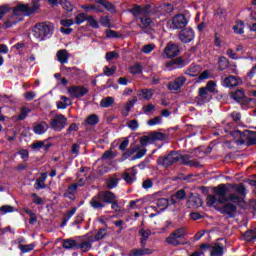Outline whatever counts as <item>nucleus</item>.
Instances as JSON below:
<instances>
[{
  "mask_svg": "<svg viewBox=\"0 0 256 256\" xmlns=\"http://www.w3.org/2000/svg\"><path fill=\"white\" fill-rule=\"evenodd\" d=\"M235 191L241 197H245V195H247V188H245V184H239L236 187Z\"/></svg>",
  "mask_w": 256,
  "mask_h": 256,
  "instance_id": "obj_58",
  "label": "nucleus"
},
{
  "mask_svg": "<svg viewBox=\"0 0 256 256\" xmlns=\"http://www.w3.org/2000/svg\"><path fill=\"white\" fill-rule=\"evenodd\" d=\"M78 243L77 240L70 238L65 239L62 243L63 249H77Z\"/></svg>",
  "mask_w": 256,
  "mask_h": 256,
  "instance_id": "obj_31",
  "label": "nucleus"
},
{
  "mask_svg": "<svg viewBox=\"0 0 256 256\" xmlns=\"http://www.w3.org/2000/svg\"><path fill=\"white\" fill-rule=\"evenodd\" d=\"M239 85V81L237 80V77L230 75L223 80V86L224 87H237Z\"/></svg>",
  "mask_w": 256,
  "mask_h": 256,
  "instance_id": "obj_29",
  "label": "nucleus"
},
{
  "mask_svg": "<svg viewBox=\"0 0 256 256\" xmlns=\"http://www.w3.org/2000/svg\"><path fill=\"white\" fill-rule=\"evenodd\" d=\"M19 249L23 253H29L30 251H33L35 249V244H28V245L20 244Z\"/></svg>",
  "mask_w": 256,
  "mask_h": 256,
  "instance_id": "obj_57",
  "label": "nucleus"
},
{
  "mask_svg": "<svg viewBox=\"0 0 256 256\" xmlns=\"http://www.w3.org/2000/svg\"><path fill=\"white\" fill-rule=\"evenodd\" d=\"M229 189H227V186L225 184H219L217 187L213 188L214 195L218 196V203L220 205H223L225 203H236V205H241V203H245V200L243 198L237 196L234 193H231L229 196H227V192Z\"/></svg>",
  "mask_w": 256,
  "mask_h": 256,
  "instance_id": "obj_1",
  "label": "nucleus"
},
{
  "mask_svg": "<svg viewBox=\"0 0 256 256\" xmlns=\"http://www.w3.org/2000/svg\"><path fill=\"white\" fill-rule=\"evenodd\" d=\"M89 16L85 15V13H79L75 17L76 25H81V23H85V21H88Z\"/></svg>",
  "mask_w": 256,
  "mask_h": 256,
  "instance_id": "obj_53",
  "label": "nucleus"
},
{
  "mask_svg": "<svg viewBox=\"0 0 256 256\" xmlns=\"http://www.w3.org/2000/svg\"><path fill=\"white\" fill-rule=\"evenodd\" d=\"M128 13H131L136 21L141 19V15H143L142 6L139 4H135L132 8L128 10Z\"/></svg>",
  "mask_w": 256,
  "mask_h": 256,
  "instance_id": "obj_23",
  "label": "nucleus"
},
{
  "mask_svg": "<svg viewBox=\"0 0 256 256\" xmlns=\"http://www.w3.org/2000/svg\"><path fill=\"white\" fill-rule=\"evenodd\" d=\"M185 83H187V78L185 76H179L174 81L168 83V89L169 91H179Z\"/></svg>",
  "mask_w": 256,
  "mask_h": 256,
  "instance_id": "obj_17",
  "label": "nucleus"
},
{
  "mask_svg": "<svg viewBox=\"0 0 256 256\" xmlns=\"http://www.w3.org/2000/svg\"><path fill=\"white\" fill-rule=\"evenodd\" d=\"M0 212L1 213H14L15 212V207L11 206V205H3L0 207Z\"/></svg>",
  "mask_w": 256,
  "mask_h": 256,
  "instance_id": "obj_61",
  "label": "nucleus"
},
{
  "mask_svg": "<svg viewBox=\"0 0 256 256\" xmlns=\"http://www.w3.org/2000/svg\"><path fill=\"white\" fill-rule=\"evenodd\" d=\"M188 65H189V61H187L181 56L176 57L166 63L167 69H170L171 71L175 69H183V67H187Z\"/></svg>",
  "mask_w": 256,
  "mask_h": 256,
  "instance_id": "obj_11",
  "label": "nucleus"
},
{
  "mask_svg": "<svg viewBox=\"0 0 256 256\" xmlns=\"http://www.w3.org/2000/svg\"><path fill=\"white\" fill-rule=\"evenodd\" d=\"M68 93L72 99H81V97H85L89 93V88L83 85H74L68 87Z\"/></svg>",
  "mask_w": 256,
  "mask_h": 256,
  "instance_id": "obj_7",
  "label": "nucleus"
},
{
  "mask_svg": "<svg viewBox=\"0 0 256 256\" xmlns=\"http://www.w3.org/2000/svg\"><path fill=\"white\" fill-rule=\"evenodd\" d=\"M153 250L150 248H134L129 252V256H145L152 255Z\"/></svg>",
  "mask_w": 256,
  "mask_h": 256,
  "instance_id": "obj_20",
  "label": "nucleus"
},
{
  "mask_svg": "<svg viewBox=\"0 0 256 256\" xmlns=\"http://www.w3.org/2000/svg\"><path fill=\"white\" fill-rule=\"evenodd\" d=\"M31 113V109L27 107H23L20 110V114L16 117L17 121H24V119H27V116Z\"/></svg>",
  "mask_w": 256,
  "mask_h": 256,
  "instance_id": "obj_45",
  "label": "nucleus"
},
{
  "mask_svg": "<svg viewBox=\"0 0 256 256\" xmlns=\"http://www.w3.org/2000/svg\"><path fill=\"white\" fill-rule=\"evenodd\" d=\"M103 71L106 77H111L112 75H115V72L117 71V67L112 66L110 68L109 66H104Z\"/></svg>",
  "mask_w": 256,
  "mask_h": 256,
  "instance_id": "obj_52",
  "label": "nucleus"
},
{
  "mask_svg": "<svg viewBox=\"0 0 256 256\" xmlns=\"http://www.w3.org/2000/svg\"><path fill=\"white\" fill-rule=\"evenodd\" d=\"M164 53L167 59H173V57H177L181 53V50L179 49V45L169 42L164 49Z\"/></svg>",
  "mask_w": 256,
  "mask_h": 256,
  "instance_id": "obj_15",
  "label": "nucleus"
},
{
  "mask_svg": "<svg viewBox=\"0 0 256 256\" xmlns=\"http://www.w3.org/2000/svg\"><path fill=\"white\" fill-rule=\"evenodd\" d=\"M157 207H169V199L166 198H160L156 202Z\"/></svg>",
  "mask_w": 256,
  "mask_h": 256,
  "instance_id": "obj_64",
  "label": "nucleus"
},
{
  "mask_svg": "<svg viewBox=\"0 0 256 256\" xmlns=\"http://www.w3.org/2000/svg\"><path fill=\"white\" fill-rule=\"evenodd\" d=\"M105 35L106 39H121V37H123V34H121V32L112 29H106Z\"/></svg>",
  "mask_w": 256,
  "mask_h": 256,
  "instance_id": "obj_34",
  "label": "nucleus"
},
{
  "mask_svg": "<svg viewBox=\"0 0 256 256\" xmlns=\"http://www.w3.org/2000/svg\"><path fill=\"white\" fill-rule=\"evenodd\" d=\"M229 69V60L225 56H220L218 59V71Z\"/></svg>",
  "mask_w": 256,
  "mask_h": 256,
  "instance_id": "obj_32",
  "label": "nucleus"
},
{
  "mask_svg": "<svg viewBox=\"0 0 256 256\" xmlns=\"http://www.w3.org/2000/svg\"><path fill=\"white\" fill-rule=\"evenodd\" d=\"M251 133H254V132L251 130H244V131L235 130V131L231 132L230 135L232 137H234V139H237V137H240L247 141L249 139V136L251 135Z\"/></svg>",
  "mask_w": 256,
  "mask_h": 256,
  "instance_id": "obj_22",
  "label": "nucleus"
},
{
  "mask_svg": "<svg viewBox=\"0 0 256 256\" xmlns=\"http://www.w3.org/2000/svg\"><path fill=\"white\" fill-rule=\"evenodd\" d=\"M135 103H137V97L129 99L126 102L125 111L122 112V115H124V117H127L129 115V113L131 112V108L135 106Z\"/></svg>",
  "mask_w": 256,
  "mask_h": 256,
  "instance_id": "obj_33",
  "label": "nucleus"
},
{
  "mask_svg": "<svg viewBox=\"0 0 256 256\" xmlns=\"http://www.w3.org/2000/svg\"><path fill=\"white\" fill-rule=\"evenodd\" d=\"M89 205L92 207V209H94V211L105 209V204L103 203V199L101 198V194H99V192L91 198Z\"/></svg>",
  "mask_w": 256,
  "mask_h": 256,
  "instance_id": "obj_18",
  "label": "nucleus"
},
{
  "mask_svg": "<svg viewBox=\"0 0 256 256\" xmlns=\"http://www.w3.org/2000/svg\"><path fill=\"white\" fill-rule=\"evenodd\" d=\"M137 151H139V146H135L134 148H130V149L126 150L122 154L121 161H126V159H129V157L134 155V153H137Z\"/></svg>",
  "mask_w": 256,
  "mask_h": 256,
  "instance_id": "obj_40",
  "label": "nucleus"
},
{
  "mask_svg": "<svg viewBox=\"0 0 256 256\" xmlns=\"http://www.w3.org/2000/svg\"><path fill=\"white\" fill-rule=\"evenodd\" d=\"M185 235V228H179L172 232L170 236L166 239V242L169 245H174V247H179V245H185L183 242H179L178 239H182Z\"/></svg>",
  "mask_w": 256,
  "mask_h": 256,
  "instance_id": "obj_8",
  "label": "nucleus"
},
{
  "mask_svg": "<svg viewBox=\"0 0 256 256\" xmlns=\"http://www.w3.org/2000/svg\"><path fill=\"white\" fill-rule=\"evenodd\" d=\"M127 127L131 129V131H137V129H139V122L135 119L130 120L127 124Z\"/></svg>",
  "mask_w": 256,
  "mask_h": 256,
  "instance_id": "obj_62",
  "label": "nucleus"
},
{
  "mask_svg": "<svg viewBox=\"0 0 256 256\" xmlns=\"http://www.w3.org/2000/svg\"><path fill=\"white\" fill-rule=\"evenodd\" d=\"M213 99V96L209 93L207 88H199L198 96L195 98V101L198 105H205V103H209Z\"/></svg>",
  "mask_w": 256,
  "mask_h": 256,
  "instance_id": "obj_12",
  "label": "nucleus"
},
{
  "mask_svg": "<svg viewBox=\"0 0 256 256\" xmlns=\"http://www.w3.org/2000/svg\"><path fill=\"white\" fill-rule=\"evenodd\" d=\"M151 141H165L167 139V134L163 132H152L150 135Z\"/></svg>",
  "mask_w": 256,
  "mask_h": 256,
  "instance_id": "obj_38",
  "label": "nucleus"
},
{
  "mask_svg": "<svg viewBox=\"0 0 256 256\" xmlns=\"http://www.w3.org/2000/svg\"><path fill=\"white\" fill-rule=\"evenodd\" d=\"M63 71H66L67 75H69L70 77H77V75H79V68L77 67H67V66H63Z\"/></svg>",
  "mask_w": 256,
  "mask_h": 256,
  "instance_id": "obj_42",
  "label": "nucleus"
},
{
  "mask_svg": "<svg viewBox=\"0 0 256 256\" xmlns=\"http://www.w3.org/2000/svg\"><path fill=\"white\" fill-rule=\"evenodd\" d=\"M79 188V184L73 183L68 186L67 192L64 193V197H69V195H75V192Z\"/></svg>",
  "mask_w": 256,
  "mask_h": 256,
  "instance_id": "obj_47",
  "label": "nucleus"
},
{
  "mask_svg": "<svg viewBox=\"0 0 256 256\" xmlns=\"http://www.w3.org/2000/svg\"><path fill=\"white\" fill-rule=\"evenodd\" d=\"M48 128H49V126L47 125V122L42 121L41 123L36 124L33 127V131H34L35 135H43L47 131Z\"/></svg>",
  "mask_w": 256,
  "mask_h": 256,
  "instance_id": "obj_26",
  "label": "nucleus"
},
{
  "mask_svg": "<svg viewBox=\"0 0 256 256\" xmlns=\"http://www.w3.org/2000/svg\"><path fill=\"white\" fill-rule=\"evenodd\" d=\"M122 179L125 180L127 185H133V182L136 181L137 177L132 176L131 174L124 172L122 174Z\"/></svg>",
  "mask_w": 256,
  "mask_h": 256,
  "instance_id": "obj_50",
  "label": "nucleus"
},
{
  "mask_svg": "<svg viewBox=\"0 0 256 256\" xmlns=\"http://www.w3.org/2000/svg\"><path fill=\"white\" fill-rule=\"evenodd\" d=\"M253 145H256V132L253 131L251 135L248 137V140L246 141V147H253Z\"/></svg>",
  "mask_w": 256,
  "mask_h": 256,
  "instance_id": "obj_55",
  "label": "nucleus"
},
{
  "mask_svg": "<svg viewBox=\"0 0 256 256\" xmlns=\"http://www.w3.org/2000/svg\"><path fill=\"white\" fill-rule=\"evenodd\" d=\"M163 123V118L161 116H156L150 120H148L147 124L150 127H155V125H161Z\"/></svg>",
  "mask_w": 256,
  "mask_h": 256,
  "instance_id": "obj_51",
  "label": "nucleus"
},
{
  "mask_svg": "<svg viewBox=\"0 0 256 256\" xmlns=\"http://www.w3.org/2000/svg\"><path fill=\"white\" fill-rule=\"evenodd\" d=\"M47 140H36L34 141L31 145H30V148L33 149V151H41V149H43V147H45V142Z\"/></svg>",
  "mask_w": 256,
  "mask_h": 256,
  "instance_id": "obj_44",
  "label": "nucleus"
},
{
  "mask_svg": "<svg viewBox=\"0 0 256 256\" xmlns=\"http://www.w3.org/2000/svg\"><path fill=\"white\" fill-rule=\"evenodd\" d=\"M130 73L132 75H139V74L143 73V67H141L140 64H135L134 66H132L130 68Z\"/></svg>",
  "mask_w": 256,
  "mask_h": 256,
  "instance_id": "obj_59",
  "label": "nucleus"
},
{
  "mask_svg": "<svg viewBox=\"0 0 256 256\" xmlns=\"http://www.w3.org/2000/svg\"><path fill=\"white\" fill-rule=\"evenodd\" d=\"M82 9H85V11H95V13H103V8L101 6H95L93 4L83 5Z\"/></svg>",
  "mask_w": 256,
  "mask_h": 256,
  "instance_id": "obj_43",
  "label": "nucleus"
},
{
  "mask_svg": "<svg viewBox=\"0 0 256 256\" xmlns=\"http://www.w3.org/2000/svg\"><path fill=\"white\" fill-rule=\"evenodd\" d=\"M178 158H179V161H181L182 165H186L188 167L191 161L190 155H182L181 152L178 151Z\"/></svg>",
  "mask_w": 256,
  "mask_h": 256,
  "instance_id": "obj_49",
  "label": "nucleus"
},
{
  "mask_svg": "<svg viewBox=\"0 0 256 256\" xmlns=\"http://www.w3.org/2000/svg\"><path fill=\"white\" fill-rule=\"evenodd\" d=\"M105 237H107V229L100 228L95 236H90L91 243L102 241V239H105Z\"/></svg>",
  "mask_w": 256,
  "mask_h": 256,
  "instance_id": "obj_27",
  "label": "nucleus"
},
{
  "mask_svg": "<svg viewBox=\"0 0 256 256\" xmlns=\"http://www.w3.org/2000/svg\"><path fill=\"white\" fill-rule=\"evenodd\" d=\"M221 215H224L226 219H235L237 217V206L231 202H227L218 209Z\"/></svg>",
  "mask_w": 256,
  "mask_h": 256,
  "instance_id": "obj_6",
  "label": "nucleus"
},
{
  "mask_svg": "<svg viewBox=\"0 0 256 256\" xmlns=\"http://www.w3.org/2000/svg\"><path fill=\"white\" fill-rule=\"evenodd\" d=\"M95 3L104 7L106 11H109L110 13H115V5H113V3L109 2L108 0H95Z\"/></svg>",
  "mask_w": 256,
  "mask_h": 256,
  "instance_id": "obj_30",
  "label": "nucleus"
},
{
  "mask_svg": "<svg viewBox=\"0 0 256 256\" xmlns=\"http://www.w3.org/2000/svg\"><path fill=\"white\" fill-rule=\"evenodd\" d=\"M138 97H140V99H146V101H149L153 97V90L142 89L139 92Z\"/></svg>",
  "mask_w": 256,
  "mask_h": 256,
  "instance_id": "obj_39",
  "label": "nucleus"
},
{
  "mask_svg": "<svg viewBox=\"0 0 256 256\" xmlns=\"http://www.w3.org/2000/svg\"><path fill=\"white\" fill-rule=\"evenodd\" d=\"M201 71V66L199 65H190V67H188L184 74L188 75L189 77H197V75H199V72Z\"/></svg>",
  "mask_w": 256,
  "mask_h": 256,
  "instance_id": "obj_25",
  "label": "nucleus"
},
{
  "mask_svg": "<svg viewBox=\"0 0 256 256\" xmlns=\"http://www.w3.org/2000/svg\"><path fill=\"white\" fill-rule=\"evenodd\" d=\"M39 11V3L35 0L32 1L31 5L29 4H18L12 8L13 15H21L23 13L26 17H29Z\"/></svg>",
  "mask_w": 256,
  "mask_h": 256,
  "instance_id": "obj_4",
  "label": "nucleus"
},
{
  "mask_svg": "<svg viewBox=\"0 0 256 256\" xmlns=\"http://www.w3.org/2000/svg\"><path fill=\"white\" fill-rule=\"evenodd\" d=\"M140 23L138 24V27L142 29V33H145L146 35H153V20L148 16H143L139 18Z\"/></svg>",
  "mask_w": 256,
  "mask_h": 256,
  "instance_id": "obj_10",
  "label": "nucleus"
},
{
  "mask_svg": "<svg viewBox=\"0 0 256 256\" xmlns=\"http://www.w3.org/2000/svg\"><path fill=\"white\" fill-rule=\"evenodd\" d=\"M178 39L182 43H191L195 40V30L191 27L182 28L178 33Z\"/></svg>",
  "mask_w": 256,
  "mask_h": 256,
  "instance_id": "obj_9",
  "label": "nucleus"
},
{
  "mask_svg": "<svg viewBox=\"0 0 256 256\" xmlns=\"http://www.w3.org/2000/svg\"><path fill=\"white\" fill-rule=\"evenodd\" d=\"M232 98L237 103H240V105H249V103L255 101V98H247V96H245V91L241 89L236 90L233 93Z\"/></svg>",
  "mask_w": 256,
  "mask_h": 256,
  "instance_id": "obj_13",
  "label": "nucleus"
},
{
  "mask_svg": "<svg viewBox=\"0 0 256 256\" xmlns=\"http://www.w3.org/2000/svg\"><path fill=\"white\" fill-rule=\"evenodd\" d=\"M115 103V99L111 96L105 97L100 101V107L103 109H109L111 105Z\"/></svg>",
  "mask_w": 256,
  "mask_h": 256,
  "instance_id": "obj_37",
  "label": "nucleus"
},
{
  "mask_svg": "<svg viewBox=\"0 0 256 256\" xmlns=\"http://www.w3.org/2000/svg\"><path fill=\"white\" fill-rule=\"evenodd\" d=\"M119 181H121V178H110L106 181V185L108 189H115L119 185Z\"/></svg>",
  "mask_w": 256,
  "mask_h": 256,
  "instance_id": "obj_46",
  "label": "nucleus"
},
{
  "mask_svg": "<svg viewBox=\"0 0 256 256\" xmlns=\"http://www.w3.org/2000/svg\"><path fill=\"white\" fill-rule=\"evenodd\" d=\"M158 167H164V169H169L173 167L175 163H179V156L177 150H172L164 156H159L156 160Z\"/></svg>",
  "mask_w": 256,
  "mask_h": 256,
  "instance_id": "obj_3",
  "label": "nucleus"
},
{
  "mask_svg": "<svg viewBox=\"0 0 256 256\" xmlns=\"http://www.w3.org/2000/svg\"><path fill=\"white\" fill-rule=\"evenodd\" d=\"M55 27L51 22H39L32 29V35L38 41H45L53 36Z\"/></svg>",
  "mask_w": 256,
  "mask_h": 256,
  "instance_id": "obj_2",
  "label": "nucleus"
},
{
  "mask_svg": "<svg viewBox=\"0 0 256 256\" xmlns=\"http://www.w3.org/2000/svg\"><path fill=\"white\" fill-rule=\"evenodd\" d=\"M215 87H217V84L215 83V81L210 80L207 82L204 89L208 90L209 93H215Z\"/></svg>",
  "mask_w": 256,
  "mask_h": 256,
  "instance_id": "obj_60",
  "label": "nucleus"
},
{
  "mask_svg": "<svg viewBox=\"0 0 256 256\" xmlns=\"http://www.w3.org/2000/svg\"><path fill=\"white\" fill-rule=\"evenodd\" d=\"M232 29L236 35H243L245 33V21L236 20V25Z\"/></svg>",
  "mask_w": 256,
  "mask_h": 256,
  "instance_id": "obj_28",
  "label": "nucleus"
},
{
  "mask_svg": "<svg viewBox=\"0 0 256 256\" xmlns=\"http://www.w3.org/2000/svg\"><path fill=\"white\" fill-rule=\"evenodd\" d=\"M88 23L92 29H99V22L95 20V17L88 16Z\"/></svg>",
  "mask_w": 256,
  "mask_h": 256,
  "instance_id": "obj_63",
  "label": "nucleus"
},
{
  "mask_svg": "<svg viewBox=\"0 0 256 256\" xmlns=\"http://www.w3.org/2000/svg\"><path fill=\"white\" fill-rule=\"evenodd\" d=\"M50 127L53 131L61 133L67 127V117L63 114H57L51 121Z\"/></svg>",
  "mask_w": 256,
  "mask_h": 256,
  "instance_id": "obj_5",
  "label": "nucleus"
},
{
  "mask_svg": "<svg viewBox=\"0 0 256 256\" xmlns=\"http://www.w3.org/2000/svg\"><path fill=\"white\" fill-rule=\"evenodd\" d=\"M187 205L188 207L194 208L201 207L203 205V199H201V195L190 192L187 200Z\"/></svg>",
  "mask_w": 256,
  "mask_h": 256,
  "instance_id": "obj_16",
  "label": "nucleus"
},
{
  "mask_svg": "<svg viewBox=\"0 0 256 256\" xmlns=\"http://www.w3.org/2000/svg\"><path fill=\"white\" fill-rule=\"evenodd\" d=\"M172 25H174V29H185L189 25V20L184 14H176L172 18Z\"/></svg>",
  "mask_w": 256,
  "mask_h": 256,
  "instance_id": "obj_14",
  "label": "nucleus"
},
{
  "mask_svg": "<svg viewBox=\"0 0 256 256\" xmlns=\"http://www.w3.org/2000/svg\"><path fill=\"white\" fill-rule=\"evenodd\" d=\"M59 4L67 13H73V9H75V6L68 0H59Z\"/></svg>",
  "mask_w": 256,
  "mask_h": 256,
  "instance_id": "obj_36",
  "label": "nucleus"
},
{
  "mask_svg": "<svg viewBox=\"0 0 256 256\" xmlns=\"http://www.w3.org/2000/svg\"><path fill=\"white\" fill-rule=\"evenodd\" d=\"M92 247L93 242H91V239L89 238V241L78 243L77 249H82L83 253H87V251H91Z\"/></svg>",
  "mask_w": 256,
  "mask_h": 256,
  "instance_id": "obj_35",
  "label": "nucleus"
},
{
  "mask_svg": "<svg viewBox=\"0 0 256 256\" xmlns=\"http://www.w3.org/2000/svg\"><path fill=\"white\" fill-rule=\"evenodd\" d=\"M223 253H224L223 246L216 244L214 247H212L210 256H223Z\"/></svg>",
  "mask_w": 256,
  "mask_h": 256,
  "instance_id": "obj_41",
  "label": "nucleus"
},
{
  "mask_svg": "<svg viewBox=\"0 0 256 256\" xmlns=\"http://www.w3.org/2000/svg\"><path fill=\"white\" fill-rule=\"evenodd\" d=\"M56 57L61 65H65V63H69L71 54H69L65 49H61L56 53Z\"/></svg>",
  "mask_w": 256,
  "mask_h": 256,
  "instance_id": "obj_21",
  "label": "nucleus"
},
{
  "mask_svg": "<svg viewBox=\"0 0 256 256\" xmlns=\"http://www.w3.org/2000/svg\"><path fill=\"white\" fill-rule=\"evenodd\" d=\"M86 123L88 125H97L99 123V116L97 114H91L86 118Z\"/></svg>",
  "mask_w": 256,
  "mask_h": 256,
  "instance_id": "obj_48",
  "label": "nucleus"
},
{
  "mask_svg": "<svg viewBox=\"0 0 256 256\" xmlns=\"http://www.w3.org/2000/svg\"><path fill=\"white\" fill-rule=\"evenodd\" d=\"M174 197H176L177 201H183L187 197V192H185V189H180L175 192Z\"/></svg>",
  "mask_w": 256,
  "mask_h": 256,
  "instance_id": "obj_56",
  "label": "nucleus"
},
{
  "mask_svg": "<svg viewBox=\"0 0 256 256\" xmlns=\"http://www.w3.org/2000/svg\"><path fill=\"white\" fill-rule=\"evenodd\" d=\"M99 194L102 199V203H104V205H110V203H113V201L117 199V195L109 190L99 192Z\"/></svg>",
  "mask_w": 256,
  "mask_h": 256,
  "instance_id": "obj_19",
  "label": "nucleus"
},
{
  "mask_svg": "<svg viewBox=\"0 0 256 256\" xmlns=\"http://www.w3.org/2000/svg\"><path fill=\"white\" fill-rule=\"evenodd\" d=\"M244 241H247V243H255L256 241V227L254 229H248L243 234Z\"/></svg>",
  "mask_w": 256,
  "mask_h": 256,
  "instance_id": "obj_24",
  "label": "nucleus"
},
{
  "mask_svg": "<svg viewBox=\"0 0 256 256\" xmlns=\"http://www.w3.org/2000/svg\"><path fill=\"white\" fill-rule=\"evenodd\" d=\"M99 21L102 27H108L109 29H111V19H109V16H101Z\"/></svg>",
  "mask_w": 256,
  "mask_h": 256,
  "instance_id": "obj_54",
  "label": "nucleus"
}]
</instances>
